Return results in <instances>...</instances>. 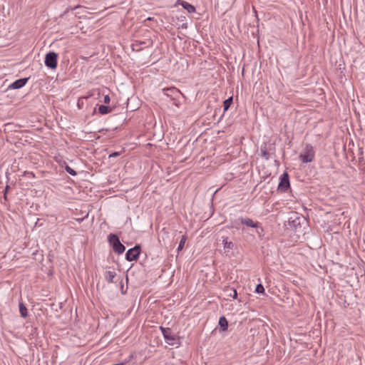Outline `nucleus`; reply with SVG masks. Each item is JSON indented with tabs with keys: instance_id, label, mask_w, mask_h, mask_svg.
Listing matches in <instances>:
<instances>
[{
	"instance_id": "obj_14",
	"label": "nucleus",
	"mask_w": 365,
	"mask_h": 365,
	"mask_svg": "<svg viewBox=\"0 0 365 365\" xmlns=\"http://www.w3.org/2000/svg\"><path fill=\"white\" fill-rule=\"evenodd\" d=\"M301 218L297 216V214L294 215V217H290L289 218V223L292 225L294 227H297V225H300Z\"/></svg>"
},
{
	"instance_id": "obj_24",
	"label": "nucleus",
	"mask_w": 365,
	"mask_h": 365,
	"mask_svg": "<svg viewBox=\"0 0 365 365\" xmlns=\"http://www.w3.org/2000/svg\"><path fill=\"white\" fill-rule=\"evenodd\" d=\"M80 6H74V7H69V8H67L66 10L64 11V14H67L70 10L71 11H73L75 9H76L77 8H79Z\"/></svg>"
},
{
	"instance_id": "obj_16",
	"label": "nucleus",
	"mask_w": 365,
	"mask_h": 365,
	"mask_svg": "<svg viewBox=\"0 0 365 365\" xmlns=\"http://www.w3.org/2000/svg\"><path fill=\"white\" fill-rule=\"evenodd\" d=\"M166 95L168 96H174L175 97L178 96L180 94V91L175 88H170L166 90Z\"/></svg>"
},
{
	"instance_id": "obj_22",
	"label": "nucleus",
	"mask_w": 365,
	"mask_h": 365,
	"mask_svg": "<svg viewBox=\"0 0 365 365\" xmlns=\"http://www.w3.org/2000/svg\"><path fill=\"white\" fill-rule=\"evenodd\" d=\"M264 292V288L262 284H258L255 287V292L257 293H263Z\"/></svg>"
},
{
	"instance_id": "obj_19",
	"label": "nucleus",
	"mask_w": 365,
	"mask_h": 365,
	"mask_svg": "<svg viewBox=\"0 0 365 365\" xmlns=\"http://www.w3.org/2000/svg\"><path fill=\"white\" fill-rule=\"evenodd\" d=\"M261 155L266 160L269 158V153L267 150L266 145L262 146L260 148Z\"/></svg>"
},
{
	"instance_id": "obj_28",
	"label": "nucleus",
	"mask_w": 365,
	"mask_h": 365,
	"mask_svg": "<svg viewBox=\"0 0 365 365\" xmlns=\"http://www.w3.org/2000/svg\"><path fill=\"white\" fill-rule=\"evenodd\" d=\"M9 188V185H6L4 190V195H6V192L8 191V189Z\"/></svg>"
},
{
	"instance_id": "obj_13",
	"label": "nucleus",
	"mask_w": 365,
	"mask_h": 365,
	"mask_svg": "<svg viewBox=\"0 0 365 365\" xmlns=\"http://www.w3.org/2000/svg\"><path fill=\"white\" fill-rule=\"evenodd\" d=\"M116 274L113 271H106L105 272V279L108 283H112L113 282V279L115 278Z\"/></svg>"
},
{
	"instance_id": "obj_26",
	"label": "nucleus",
	"mask_w": 365,
	"mask_h": 365,
	"mask_svg": "<svg viewBox=\"0 0 365 365\" xmlns=\"http://www.w3.org/2000/svg\"><path fill=\"white\" fill-rule=\"evenodd\" d=\"M232 292L233 294H230V296H232L234 299H236L237 296V291L235 289H233Z\"/></svg>"
},
{
	"instance_id": "obj_5",
	"label": "nucleus",
	"mask_w": 365,
	"mask_h": 365,
	"mask_svg": "<svg viewBox=\"0 0 365 365\" xmlns=\"http://www.w3.org/2000/svg\"><path fill=\"white\" fill-rule=\"evenodd\" d=\"M140 253V246L135 245L134 247L129 249L125 254V259L128 261H135L138 259Z\"/></svg>"
},
{
	"instance_id": "obj_29",
	"label": "nucleus",
	"mask_w": 365,
	"mask_h": 365,
	"mask_svg": "<svg viewBox=\"0 0 365 365\" xmlns=\"http://www.w3.org/2000/svg\"><path fill=\"white\" fill-rule=\"evenodd\" d=\"M123 286L122 285V286H121V289H123ZM122 294H125V292H123V291L122 290Z\"/></svg>"
},
{
	"instance_id": "obj_15",
	"label": "nucleus",
	"mask_w": 365,
	"mask_h": 365,
	"mask_svg": "<svg viewBox=\"0 0 365 365\" xmlns=\"http://www.w3.org/2000/svg\"><path fill=\"white\" fill-rule=\"evenodd\" d=\"M227 240L228 238L227 237H222V243L224 245V249L227 250H232L234 247V244L232 242L228 241Z\"/></svg>"
},
{
	"instance_id": "obj_12",
	"label": "nucleus",
	"mask_w": 365,
	"mask_h": 365,
	"mask_svg": "<svg viewBox=\"0 0 365 365\" xmlns=\"http://www.w3.org/2000/svg\"><path fill=\"white\" fill-rule=\"evenodd\" d=\"M19 308L21 316L26 318L28 316V311L26 307L22 302H19Z\"/></svg>"
},
{
	"instance_id": "obj_25",
	"label": "nucleus",
	"mask_w": 365,
	"mask_h": 365,
	"mask_svg": "<svg viewBox=\"0 0 365 365\" xmlns=\"http://www.w3.org/2000/svg\"><path fill=\"white\" fill-rule=\"evenodd\" d=\"M110 99L109 96H108V95H106V96H104L103 102H104L105 103H110Z\"/></svg>"
},
{
	"instance_id": "obj_4",
	"label": "nucleus",
	"mask_w": 365,
	"mask_h": 365,
	"mask_svg": "<svg viewBox=\"0 0 365 365\" xmlns=\"http://www.w3.org/2000/svg\"><path fill=\"white\" fill-rule=\"evenodd\" d=\"M58 54L55 52L51 51L46 55L45 65L48 68L54 69L57 67Z\"/></svg>"
},
{
	"instance_id": "obj_8",
	"label": "nucleus",
	"mask_w": 365,
	"mask_h": 365,
	"mask_svg": "<svg viewBox=\"0 0 365 365\" xmlns=\"http://www.w3.org/2000/svg\"><path fill=\"white\" fill-rule=\"evenodd\" d=\"M28 81L29 78H22L16 80L14 82H13L8 86V89H19L24 87L28 82Z\"/></svg>"
},
{
	"instance_id": "obj_9",
	"label": "nucleus",
	"mask_w": 365,
	"mask_h": 365,
	"mask_svg": "<svg viewBox=\"0 0 365 365\" xmlns=\"http://www.w3.org/2000/svg\"><path fill=\"white\" fill-rule=\"evenodd\" d=\"M240 222L242 224V225H245L247 227H253V228H258L259 226V223L257 222H254L251 218H249V217H246V218H243V217H241L240 219Z\"/></svg>"
},
{
	"instance_id": "obj_2",
	"label": "nucleus",
	"mask_w": 365,
	"mask_h": 365,
	"mask_svg": "<svg viewBox=\"0 0 365 365\" xmlns=\"http://www.w3.org/2000/svg\"><path fill=\"white\" fill-rule=\"evenodd\" d=\"M108 242L110 244V245L113 247V250L115 253L118 255H121L124 252L125 247V246L120 242L118 237L115 234H110L108 235Z\"/></svg>"
},
{
	"instance_id": "obj_27",
	"label": "nucleus",
	"mask_w": 365,
	"mask_h": 365,
	"mask_svg": "<svg viewBox=\"0 0 365 365\" xmlns=\"http://www.w3.org/2000/svg\"><path fill=\"white\" fill-rule=\"evenodd\" d=\"M182 29H187V23L185 22L181 25Z\"/></svg>"
},
{
	"instance_id": "obj_3",
	"label": "nucleus",
	"mask_w": 365,
	"mask_h": 365,
	"mask_svg": "<svg viewBox=\"0 0 365 365\" xmlns=\"http://www.w3.org/2000/svg\"><path fill=\"white\" fill-rule=\"evenodd\" d=\"M160 329L163 334V336L165 341L168 344L175 346V345H178L179 344L178 338L175 334H172V331L170 328H165V327H160Z\"/></svg>"
},
{
	"instance_id": "obj_10",
	"label": "nucleus",
	"mask_w": 365,
	"mask_h": 365,
	"mask_svg": "<svg viewBox=\"0 0 365 365\" xmlns=\"http://www.w3.org/2000/svg\"><path fill=\"white\" fill-rule=\"evenodd\" d=\"M219 326L220 328V331H225L228 328V322L225 316H222L219 319Z\"/></svg>"
},
{
	"instance_id": "obj_11",
	"label": "nucleus",
	"mask_w": 365,
	"mask_h": 365,
	"mask_svg": "<svg viewBox=\"0 0 365 365\" xmlns=\"http://www.w3.org/2000/svg\"><path fill=\"white\" fill-rule=\"evenodd\" d=\"M181 6L185 9L187 11L188 13L190 14H192V13H194L195 11V8L194 6H192V4H189L188 2L187 1H182L181 3H180Z\"/></svg>"
},
{
	"instance_id": "obj_17",
	"label": "nucleus",
	"mask_w": 365,
	"mask_h": 365,
	"mask_svg": "<svg viewBox=\"0 0 365 365\" xmlns=\"http://www.w3.org/2000/svg\"><path fill=\"white\" fill-rule=\"evenodd\" d=\"M111 110H112V108L107 106L101 105L98 107V112L102 115L108 114L110 112H111Z\"/></svg>"
},
{
	"instance_id": "obj_23",
	"label": "nucleus",
	"mask_w": 365,
	"mask_h": 365,
	"mask_svg": "<svg viewBox=\"0 0 365 365\" xmlns=\"http://www.w3.org/2000/svg\"><path fill=\"white\" fill-rule=\"evenodd\" d=\"M120 155V152H113L109 155V158H115Z\"/></svg>"
},
{
	"instance_id": "obj_1",
	"label": "nucleus",
	"mask_w": 365,
	"mask_h": 365,
	"mask_svg": "<svg viewBox=\"0 0 365 365\" xmlns=\"http://www.w3.org/2000/svg\"><path fill=\"white\" fill-rule=\"evenodd\" d=\"M315 151L310 144H306L302 152L299 154V158L302 163H311L314 160Z\"/></svg>"
},
{
	"instance_id": "obj_6",
	"label": "nucleus",
	"mask_w": 365,
	"mask_h": 365,
	"mask_svg": "<svg viewBox=\"0 0 365 365\" xmlns=\"http://www.w3.org/2000/svg\"><path fill=\"white\" fill-rule=\"evenodd\" d=\"M153 46V41L148 39L147 41H135L132 44V49L134 51L139 52L143 49V48L151 47Z\"/></svg>"
},
{
	"instance_id": "obj_21",
	"label": "nucleus",
	"mask_w": 365,
	"mask_h": 365,
	"mask_svg": "<svg viewBox=\"0 0 365 365\" xmlns=\"http://www.w3.org/2000/svg\"><path fill=\"white\" fill-rule=\"evenodd\" d=\"M66 172L68 173H69L70 175H73V176H75L77 175V173L73 169L71 168L70 166L68 165H66V168H65Z\"/></svg>"
},
{
	"instance_id": "obj_18",
	"label": "nucleus",
	"mask_w": 365,
	"mask_h": 365,
	"mask_svg": "<svg viewBox=\"0 0 365 365\" xmlns=\"http://www.w3.org/2000/svg\"><path fill=\"white\" fill-rule=\"evenodd\" d=\"M232 101H233V98L232 97H230L228 98L227 99H226L224 103H223V107H224V110L226 111L229 109V108L230 107L232 103Z\"/></svg>"
},
{
	"instance_id": "obj_20",
	"label": "nucleus",
	"mask_w": 365,
	"mask_h": 365,
	"mask_svg": "<svg viewBox=\"0 0 365 365\" xmlns=\"http://www.w3.org/2000/svg\"><path fill=\"white\" fill-rule=\"evenodd\" d=\"M186 239H187V237L185 235L182 236V238L179 242V245H178V247L177 249L178 252H180V250H182L183 249Z\"/></svg>"
},
{
	"instance_id": "obj_7",
	"label": "nucleus",
	"mask_w": 365,
	"mask_h": 365,
	"mask_svg": "<svg viewBox=\"0 0 365 365\" xmlns=\"http://www.w3.org/2000/svg\"><path fill=\"white\" fill-rule=\"evenodd\" d=\"M289 178L287 173H284L280 177V181L278 185V190L285 192L289 187Z\"/></svg>"
}]
</instances>
